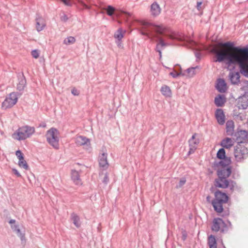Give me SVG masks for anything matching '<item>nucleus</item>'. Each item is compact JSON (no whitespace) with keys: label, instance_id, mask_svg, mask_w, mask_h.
I'll list each match as a JSON object with an SVG mask.
<instances>
[{"label":"nucleus","instance_id":"f257e3e1","mask_svg":"<svg viewBox=\"0 0 248 248\" xmlns=\"http://www.w3.org/2000/svg\"><path fill=\"white\" fill-rule=\"evenodd\" d=\"M141 26L140 32L145 35L151 40L157 42L155 50L161 57V47L169 46L170 44L167 42V39L177 40L184 42V45L194 49L196 46V42L188 39L182 34L172 31L163 25H157L153 23L145 21H140Z\"/></svg>","mask_w":248,"mask_h":248},{"label":"nucleus","instance_id":"f03ea898","mask_svg":"<svg viewBox=\"0 0 248 248\" xmlns=\"http://www.w3.org/2000/svg\"><path fill=\"white\" fill-rule=\"evenodd\" d=\"M219 45L227 48L214 50L216 57L214 62H221L227 61L228 66L238 64L240 73L248 78V46H235L232 42L220 43Z\"/></svg>","mask_w":248,"mask_h":248},{"label":"nucleus","instance_id":"7ed1b4c3","mask_svg":"<svg viewBox=\"0 0 248 248\" xmlns=\"http://www.w3.org/2000/svg\"><path fill=\"white\" fill-rule=\"evenodd\" d=\"M34 132V127L26 125L19 128L16 132L13 134V137L18 140H24L29 138Z\"/></svg>","mask_w":248,"mask_h":248},{"label":"nucleus","instance_id":"20e7f679","mask_svg":"<svg viewBox=\"0 0 248 248\" xmlns=\"http://www.w3.org/2000/svg\"><path fill=\"white\" fill-rule=\"evenodd\" d=\"M59 132L55 128H51L48 130L46 135L47 141L54 148L58 149L59 148Z\"/></svg>","mask_w":248,"mask_h":248},{"label":"nucleus","instance_id":"39448f33","mask_svg":"<svg viewBox=\"0 0 248 248\" xmlns=\"http://www.w3.org/2000/svg\"><path fill=\"white\" fill-rule=\"evenodd\" d=\"M234 155L237 161H241L248 156V149L240 144H237L234 148Z\"/></svg>","mask_w":248,"mask_h":248},{"label":"nucleus","instance_id":"423d86ee","mask_svg":"<svg viewBox=\"0 0 248 248\" xmlns=\"http://www.w3.org/2000/svg\"><path fill=\"white\" fill-rule=\"evenodd\" d=\"M236 183L233 181H228L225 178H219L216 179L215 181V186L216 187L225 188L228 187L232 192L236 186Z\"/></svg>","mask_w":248,"mask_h":248},{"label":"nucleus","instance_id":"0eeeda50","mask_svg":"<svg viewBox=\"0 0 248 248\" xmlns=\"http://www.w3.org/2000/svg\"><path fill=\"white\" fill-rule=\"evenodd\" d=\"M21 95V93L15 92L10 93L2 102L1 106L2 108L6 109L7 108H12L17 103L18 100L17 96Z\"/></svg>","mask_w":248,"mask_h":248},{"label":"nucleus","instance_id":"6e6552de","mask_svg":"<svg viewBox=\"0 0 248 248\" xmlns=\"http://www.w3.org/2000/svg\"><path fill=\"white\" fill-rule=\"evenodd\" d=\"M212 230L217 232H225L228 231V227L224 221L220 218H215L213 219Z\"/></svg>","mask_w":248,"mask_h":248},{"label":"nucleus","instance_id":"1a4fd4ad","mask_svg":"<svg viewBox=\"0 0 248 248\" xmlns=\"http://www.w3.org/2000/svg\"><path fill=\"white\" fill-rule=\"evenodd\" d=\"M233 137L238 144L248 142V133L246 130L237 131L234 133Z\"/></svg>","mask_w":248,"mask_h":248},{"label":"nucleus","instance_id":"9d476101","mask_svg":"<svg viewBox=\"0 0 248 248\" xmlns=\"http://www.w3.org/2000/svg\"><path fill=\"white\" fill-rule=\"evenodd\" d=\"M236 106L239 109H245L248 107V94H244L236 100Z\"/></svg>","mask_w":248,"mask_h":248},{"label":"nucleus","instance_id":"9b49d317","mask_svg":"<svg viewBox=\"0 0 248 248\" xmlns=\"http://www.w3.org/2000/svg\"><path fill=\"white\" fill-rule=\"evenodd\" d=\"M217 157L220 159H223L219 162L221 166H228L230 163V159H228L225 156V151L224 148L220 149L217 155Z\"/></svg>","mask_w":248,"mask_h":248},{"label":"nucleus","instance_id":"f8f14e48","mask_svg":"<svg viewBox=\"0 0 248 248\" xmlns=\"http://www.w3.org/2000/svg\"><path fill=\"white\" fill-rule=\"evenodd\" d=\"M196 134H193L191 138L189 139L188 141L189 146V151L188 152V154L194 153L195 151L197 148L198 145L199 143V140L196 138Z\"/></svg>","mask_w":248,"mask_h":248},{"label":"nucleus","instance_id":"ddd939ff","mask_svg":"<svg viewBox=\"0 0 248 248\" xmlns=\"http://www.w3.org/2000/svg\"><path fill=\"white\" fill-rule=\"evenodd\" d=\"M222 168L217 171V175L219 178H227L230 176L232 170L230 167L228 166H221Z\"/></svg>","mask_w":248,"mask_h":248},{"label":"nucleus","instance_id":"4468645a","mask_svg":"<svg viewBox=\"0 0 248 248\" xmlns=\"http://www.w3.org/2000/svg\"><path fill=\"white\" fill-rule=\"evenodd\" d=\"M102 153L99 156V164L100 167L103 169H106L108 166V163L107 160V154L102 151Z\"/></svg>","mask_w":248,"mask_h":248},{"label":"nucleus","instance_id":"2eb2a0df","mask_svg":"<svg viewBox=\"0 0 248 248\" xmlns=\"http://www.w3.org/2000/svg\"><path fill=\"white\" fill-rule=\"evenodd\" d=\"M215 199L214 200L223 202L227 203L228 201V196L224 192L217 190L215 193Z\"/></svg>","mask_w":248,"mask_h":248},{"label":"nucleus","instance_id":"dca6fc26","mask_svg":"<svg viewBox=\"0 0 248 248\" xmlns=\"http://www.w3.org/2000/svg\"><path fill=\"white\" fill-rule=\"evenodd\" d=\"M228 77L232 84L236 85L240 82V76L238 72L230 71Z\"/></svg>","mask_w":248,"mask_h":248},{"label":"nucleus","instance_id":"f3484780","mask_svg":"<svg viewBox=\"0 0 248 248\" xmlns=\"http://www.w3.org/2000/svg\"><path fill=\"white\" fill-rule=\"evenodd\" d=\"M216 118L218 123L220 125H223L225 123V115L222 109L217 108L215 112Z\"/></svg>","mask_w":248,"mask_h":248},{"label":"nucleus","instance_id":"a211bd4d","mask_svg":"<svg viewBox=\"0 0 248 248\" xmlns=\"http://www.w3.org/2000/svg\"><path fill=\"white\" fill-rule=\"evenodd\" d=\"M75 143L78 146L88 145L90 143L89 139L83 136H78L75 140Z\"/></svg>","mask_w":248,"mask_h":248},{"label":"nucleus","instance_id":"6ab92c4d","mask_svg":"<svg viewBox=\"0 0 248 248\" xmlns=\"http://www.w3.org/2000/svg\"><path fill=\"white\" fill-rule=\"evenodd\" d=\"M216 88L220 93H225L226 92L227 85L223 79L219 78L217 80Z\"/></svg>","mask_w":248,"mask_h":248},{"label":"nucleus","instance_id":"aec40b11","mask_svg":"<svg viewBox=\"0 0 248 248\" xmlns=\"http://www.w3.org/2000/svg\"><path fill=\"white\" fill-rule=\"evenodd\" d=\"M65 5L68 6H72V3L70 0H61ZM78 2L83 6V8L81 10H83L84 9L90 10L91 9V6L85 3L82 0H77Z\"/></svg>","mask_w":248,"mask_h":248},{"label":"nucleus","instance_id":"412c9836","mask_svg":"<svg viewBox=\"0 0 248 248\" xmlns=\"http://www.w3.org/2000/svg\"><path fill=\"white\" fill-rule=\"evenodd\" d=\"M234 144V141L233 140L230 138H226L223 139L220 145L224 148L230 149Z\"/></svg>","mask_w":248,"mask_h":248},{"label":"nucleus","instance_id":"4be33fe9","mask_svg":"<svg viewBox=\"0 0 248 248\" xmlns=\"http://www.w3.org/2000/svg\"><path fill=\"white\" fill-rule=\"evenodd\" d=\"M226 134L228 136H233L234 132V122L232 120H229L226 124Z\"/></svg>","mask_w":248,"mask_h":248},{"label":"nucleus","instance_id":"5701e85b","mask_svg":"<svg viewBox=\"0 0 248 248\" xmlns=\"http://www.w3.org/2000/svg\"><path fill=\"white\" fill-rule=\"evenodd\" d=\"M26 84V79L23 75H20L18 77V83L17 84V89L21 91H23L25 88Z\"/></svg>","mask_w":248,"mask_h":248},{"label":"nucleus","instance_id":"b1692460","mask_svg":"<svg viewBox=\"0 0 248 248\" xmlns=\"http://www.w3.org/2000/svg\"><path fill=\"white\" fill-rule=\"evenodd\" d=\"M223 203V202L216 201L215 200H214L212 202V204L214 208V210L218 213L222 212L223 210L222 204Z\"/></svg>","mask_w":248,"mask_h":248},{"label":"nucleus","instance_id":"393cba45","mask_svg":"<svg viewBox=\"0 0 248 248\" xmlns=\"http://www.w3.org/2000/svg\"><path fill=\"white\" fill-rule=\"evenodd\" d=\"M161 11L159 5L156 2H154L151 6V13L154 16H158Z\"/></svg>","mask_w":248,"mask_h":248},{"label":"nucleus","instance_id":"a878e982","mask_svg":"<svg viewBox=\"0 0 248 248\" xmlns=\"http://www.w3.org/2000/svg\"><path fill=\"white\" fill-rule=\"evenodd\" d=\"M46 26V24L43 18L41 17L36 19V29L38 31H42Z\"/></svg>","mask_w":248,"mask_h":248},{"label":"nucleus","instance_id":"bb28decb","mask_svg":"<svg viewBox=\"0 0 248 248\" xmlns=\"http://www.w3.org/2000/svg\"><path fill=\"white\" fill-rule=\"evenodd\" d=\"M71 178L74 182L76 185H79L81 184V181L78 171L75 170H72L71 171Z\"/></svg>","mask_w":248,"mask_h":248},{"label":"nucleus","instance_id":"cd10ccee","mask_svg":"<svg viewBox=\"0 0 248 248\" xmlns=\"http://www.w3.org/2000/svg\"><path fill=\"white\" fill-rule=\"evenodd\" d=\"M125 31H123L122 28H119L114 33V37L119 42L124 37Z\"/></svg>","mask_w":248,"mask_h":248},{"label":"nucleus","instance_id":"c85d7f7f","mask_svg":"<svg viewBox=\"0 0 248 248\" xmlns=\"http://www.w3.org/2000/svg\"><path fill=\"white\" fill-rule=\"evenodd\" d=\"M224 98L219 94L215 98V104L217 107H222L225 103Z\"/></svg>","mask_w":248,"mask_h":248},{"label":"nucleus","instance_id":"c756f323","mask_svg":"<svg viewBox=\"0 0 248 248\" xmlns=\"http://www.w3.org/2000/svg\"><path fill=\"white\" fill-rule=\"evenodd\" d=\"M160 91L163 95L167 97H170L171 94V92L170 87L166 85L163 86L161 88Z\"/></svg>","mask_w":248,"mask_h":248},{"label":"nucleus","instance_id":"7c9ffc66","mask_svg":"<svg viewBox=\"0 0 248 248\" xmlns=\"http://www.w3.org/2000/svg\"><path fill=\"white\" fill-rule=\"evenodd\" d=\"M208 244L209 248H217V242L214 236L211 235L208 237Z\"/></svg>","mask_w":248,"mask_h":248},{"label":"nucleus","instance_id":"2f4dec72","mask_svg":"<svg viewBox=\"0 0 248 248\" xmlns=\"http://www.w3.org/2000/svg\"><path fill=\"white\" fill-rule=\"evenodd\" d=\"M71 219L73 223L78 228L80 226V218L77 214L72 213L71 215Z\"/></svg>","mask_w":248,"mask_h":248},{"label":"nucleus","instance_id":"473e14b6","mask_svg":"<svg viewBox=\"0 0 248 248\" xmlns=\"http://www.w3.org/2000/svg\"><path fill=\"white\" fill-rule=\"evenodd\" d=\"M104 10L106 11L107 15L109 16H113L115 11V8L111 5H108L107 8H104Z\"/></svg>","mask_w":248,"mask_h":248},{"label":"nucleus","instance_id":"72a5a7b5","mask_svg":"<svg viewBox=\"0 0 248 248\" xmlns=\"http://www.w3.org/2000/svg\"><path fill=\"white\" fill-rule=\"evenodd\" d=\"M76 42L75 38L73 36H69L64 39L63 43L66 45L74 44Z\"/></svg>","mask_w":248,"mask_h":248},{"label":"nucleus","instance_id":"f704fd0d","mask_svg":"<svg viewBox=\"0 0 248 248\" xmlns=\"http://www.w3.org/2000/svg\"><path fill=\"white\" fill-rule=\"evenodd\" d=\"M122 14H124L125 15V18H126L125 19V21L128 23V18L129 17H130L131 16V14L130 13L126 12L123 11H120V12H118L116 13L115 15L117 17H119Z\"/></svg>","mask_w":248,"mask_h":248},{"label":"nucleus","instance_id":"c9c22d12","mask_svg":"<svg viewBox=\"0 0 248 248\" xmlns=\"http://www.w3.org/2000/svg\"><path fill=\"white\" fill-rule=\"evenodd\" d=\"M18 165L20 167L26 170H28L29 169V167L27 162L24 160V159H23V160H19Z\"/></svg>","mask_w":248,"mask_h":248},{"label":"nucleus","instance_id":"e433bc0d","mask_svg":"<svg viewBox=\"0 0 248 248\" xmlns=\"http://www.w3.org/2000/svg\"><path fill=\"white\" fill-rule=\"evenodd\" d=\"M197 68V66H196L195 67H190V68L187 69L186 71L187 73V74H188V76L190 77H192L193 76H194L195 74V69Z\"/></svg>","mask_w":248,"mask_h":248},{"label":"nucleus","instance_id":"4c0bfd02","mask_svg":"<svg viewBox=\"0 0 248 248\" xmlns=\"http://www.w3.org/2000/svg\"><path fill=\"white\" fill-rule=\"evenodd\" d=\"M15 232H16L17 235L20 238L21 241L25 240V234L21 233L19 228L17 229Z\"/></svg>","mask_w":248,"mask_h":248},{"label":"nucleus","instance_id":"58836bf2","mask_svg":"<svg viewBox=\"0 0 248 248\" xmlns=\"http://www.w3.org/2000/svg\"><path fill=\"white\" fill-rule=\"evenodd\" d=\"M186 182V178H182L180 179L179 183L178 185H177L176 186V188H180L181 187L183 186H184L185 183Z\"/></svg>","mask_w":248,"mask_h":248},{"label":"nucleus","instance_id":"ea45409f","mask_svg":"<svg viewBox=\"0 0 248 248\" xmlns=\"http://www.w3.org/2000/svg\"><path fill=\"white\" fill-rule=\"evenodd\" d=\"M16 155L17 158H18L19 160H23V159H24L23 154L20 150H17V151H16Z\"/></svg>","mask_w":248,"mask_h":248},{"label":"nucleus","instance_id":"a19ab883","mask_svg":"<svg viewBox=\"0 0 248 248\" xmlns=\"http://www.w3.org/2000/svg\"><path fill=\"white\" fill-rule=\"evenodd\" d=\"M245 85L241 88V90L245 92L244 94H248V81L245 82Z\"/></svg>","mask_w":248,"mask_h":248},{"label":"nucleus","instance_id":"79ce46f5","mask_svg":"<svg viewBox=\"0 0 248 248\" xmlns=\"http://www.w3.org/2000/svg\"><path fill=\"white\" fill-rule=\"evenodd\" d=\"M173 78H177V77L180 76L181 75H185V74H182L181 72H177L176 71L170 72V74Z\"/></svg>","mask_w":248,"mask_h":248},{"label":"nucleus","instance_id":"37998d69","mask_svg":"<svg viewBox=\"0 0 248 248\" xmlns=\"http://www.w3.org/2000/svg\"><path fill=\"white\" fill-rule=\"evenodd\" d=\"M32 56L35 58L37 59L39 56V52L37 50H33L31 51Z\"/></svg>","mask_w":248,"mask_h":248},{"label":"nucleus","instance_id":"c03bdc74","mask_svg":"<svg viewBox=\"0 0 248 248\" xmlns=\"http://www.w3.org/2000/svg\"><path fill=\"white\" fill-rule=\"evenodd\" d=\"M60 18L61 21L63 22H66L68 19V17H67V15H66L64 13H62V14Z\"/></svg>","mask_w":248,"mask_h":248},{"label":"nucleus","instance_id":"a18cd8bd","mask_svg":"<svg viewBox=\"0 0 248 248\" xmlns=\"http://www.w3.org/2000/svg\"><path fill=\"white\" fill-rule=\"evenodd\" d=\"M109 181V178H108V175L107 173H106L105 175V176L104 177V179H103V182L107 185L108 182Z\"/></svg>","mask_w":248,"mask_h":248},{"label":"nucleus","instance_id":"49530a36","mask_svg":"<svg viewBox=\"0 0 248 248\" xmlns=\"http://www.w3.org/2000/svg\"><path fill=\"white\" fill-rule=\"evenodd\" d=\"M13 172L18 177H20L21 176V174L18 171V170L16 169H12Z\"/></svg>","mask_w":248,"mask_h":248},{"label":"nucleus","instance_id":"de8ad7c7","mask_svg":"<svg viewBox=\"0 0 248 248\" xmlns=\"http://www.w3.org/2000/svg\"><path fill=\"white\" fill-rule=\"evenodd\" d=\"M72 93L74 95H78L79 94L78 91L75 89H74L72 90Z\"/></svg>","mask_w":248,"mask_h":248},{"label":"nucleus","instance_id":"09e8293b","mask_svg":"<svg viewBox=\"0 0 248 248\" xmlns=\"http://www.w3.org/2000/svg\"><path fill=\"white\" fill-rule=\"evenodd\" d=\"M186 237H187V234L186 233V232H182V240L183 241H185L186 239Z\"/></svg>","mask_w":248,"mask_h":248},{"label":"nucleus","instance_id":"8fccbe9b","mask_svg":"<svg viewBox=\"0 0 248 248\" xmlns=\"http://www.w3.org/2000/svg\"><path fill=\"white\" fill-rule=\"evenodd\" d=\"M11 228L14 231H15L18 228V226L16 225H12Z\"/></svg>","mask_w":248,"mask_h":248},{"label":"nucleus","instance_id":"3c124183","mask_svg":"<svg viewBox=\"0 0 248 248\" xmlns=\"http://www.w3.org/2000/svg\"><path fill=\"white\" fill-rule=\"evenodd\" d=\"M195 54V56L196 57V58L198 59H200L201 55L200 52H196Z\"/></svg>","mask_w":248,"mask_h":248},{"label":"nucleus","instance_id":"603ef678","mask_svg":"<svg viewBox=\"0 0 248 248\" xmlns=\"http://www.w3.org/2000/svg\"><path fill=\"white\" fill-rule=\"evenodd\" d=\"M202 2H197V9H200V7H201V5H202Z\"/></svg>","mask_w":248,"mask_h":248},{"label":"nucleus","instance_id":"864d4df0","mask_svg":"<svg viewBox=\"0 0 248 248\" xmlns=\"http://www.w3.org/2000/svg\"><path fill=\"white\" fill-rule=\"evenodd\" d=\"M16 222V220L15 219H11L9 223L12 225H14Z\"/></svg>","mask_w":248,"mask_h":248},{"label":"nucleus","instance_id":"5fc2aeb1","mask_svg":"<svg viewBox=\"0 0 248 248\" xmlns=\"http://www.w3.org/2000/svg\"><path fill=\"white\" fill-rule=\"evenodd\" d=\"M237 117L239 118V119L241 120V121H243V119H244V116H241L240 115H237Z\"/></svg>","mask_w":248,"mask_h":248},{"label":"nucleus","instance_id":"6e6d98bb","mask_svg":"<svg viewBox=\"0 0 248 248\" xmlns=\"http://www.w3.org/2000/svg\"><path fill=\"white\" fill-rule=\"evenodd\" d=\"M87 3L91 4L92 2H93V0H85Z\"/></svg>","mask_w":248,"mask_h":248},{"label":"nucleus","instance_id":"4d7b16f0","mask_svg":"<svg viewBox=\"0 0 248 248\" xmlns=\"http://www.w3.org/2000/svg\"><path fill=\"white\" fill-rule=\"evenodd\" d=\"M209 198H210V197H209V196H207V199L208 200L209 199Z\"/></svg>","mask_w":248,"mask_h":248},{"label":"nucleus","instance_id":"13d9d810","mask_svg":"<svg viewBox=\"0 0 248 248\" xmlns=\"http://www.w3.org/2000/svg\"><path fill=\"white\" fill-rule=\"evenodd\" d=\"M120 44H121V43L119 42V44H118V46H120Z\"/></svg>","mask_w":248,"mask_h":248}]
</instances>
